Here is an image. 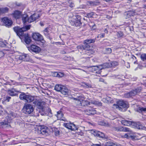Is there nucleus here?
<instances>
[{
  "instance_id": "nucleus-16",
  "label": "nucleus",
  "mask_w": 146,
  "mask_h": 146,
  "mask_svg": "<svg viewBox=\"0 0 146 146\" xmlns=\"http://www.w3.org/2000/svg\"><path fill=\"white\" fill-rule=\"evenodd\" d=\"M33 103L38 109L42 108L43 102L39 101L37 99H35L34 101L33 102Z\"/></svg>"
},
{
  "instance_id": "nucleus-28",
  "label": "nucleus",
  "mask_w": 146,
  "mask_h": 146,
  "mask_svg": "<svg viewBox=\"0 0 146 146\" xmlns=\"http://www.w3.org/2000/svg\"><path fill=\"white\" fill-rule=\"evenodd\" d=\"M92 68L94 70V71L100 70L105 69V66H104V64H103L99 65L98 66H93Z\"/></svg>"
},
{
  "instance_id": "nucleus-19",
  "label": "nucleus",
  "mask_w": 146,
  "mask_h": 146,
  "mask_svg": "<svg viewBox=\"0 0 146 146\" xmlns=\"http://www.w3.org/2000/svg\"><path fill=\"white\" fill-rule=\"evenodd\" d=\"M55 115L56 116L58 119H60L61 120L63 121H67V120L65 118H64L63 119H62L63 117V114L61 111H58L57 112V114Z\"/></svg>"
},
{
  "instance_id": "nucleus-34",
  "label": "nucleus",
  "mask_w": 146,
  "mask_h": 146,
  "mask_svg": "<svg viewBox=\"0 0 146 146\" xmlns=\"http://www.w3.org/2000/svg\"><path fill=\"white\" fill-rule=\"evenodd\" d=\"M77 48L78 49H80L82 50H85L87 51L86 52H88V47L86 46H85V45L82 46V45H79L77 47Z\"/></svg>"
},
{
  "instance_id": "nucleus-1",
  "label": "nucleus",
  "mask_w": 146,
  "mask_h": 146,
  "mask_svg": "<svg viewBox=\"0 0 146 146\" xmlns=\"http://www.w3.org/2000/svg\"><path fill=\"white\" fill-rule=\"evenodd\" d=\"M11 15L13 18L16 19H19L22 17V20L24 23H25L27 22H28L29 23L33 22L38 19L41 15L40 13L38 12H36L31 15L29 18H28L27 14L23 15L22 12L18 10L15 11Z\"/></svg>"
},
{
  "instance_id": "nucleus-38",
  "label": "nucleus",
  "mask_w": 146,
  "mask_h": 146,
  "mask_svg": "<svg viewBox=\"0 0 146 146\" xmlns=\"http://www.w3.org/2000/svg\"><path fill=\"white\" fill-rule=\"evenodd\" d=\"M117 35L118 38H120L123 36L124 34L122 32L119 31L117 33Z\"/></svg>"
},
{
  "instance_id": "nucleus-41",
  "label": "nucleus",
  "mask_w": 146,
  "mask_h": 146,
  "mask_svg": "<svg viewBox=\"0 0 146 146\" xmlns=\"http://www.w3.org/2000/svg\"><path fill=\"white\" fill-rule=\"evenodd\" d=\"M94 15V13L93 12H91L90 13H88L87 14V16L88 18L93 17Z\"/></svg>"
},
{
  "instance_id": "nucleus-24",
  "label": "nucleus",
  "mask_w": 146,
  "mask_h": 146,
  "mask_svg": "<svg viewBox=\"0 0 146 146\" xmlns=\"http://www.w3.org/2000/svg\"><path fill=\"white\" fill-rule=\"evenodd\" d=\"M101 0H96L95 1H90L87 3V4L88 5L96 6L99 4Z\"/></svg>"
},
{
  "instance_id": "nucleus-42",
  "label": "nucleus",
  "mask_w": 146,
  "mask_h": 146,
  "mask_svg": "<svg viewBox=\"0 0 146 146\" xmlns=\"http://www.w3.org/2000/svg\"><path fill=\"white\" fill-rule=\"evenodd\" d=\"M111 49L110 48H106L105 53L106 54H110L111 52Z\"/></svg>"
},
{
  "instance_id": "nucleus-25",
  "label": "nucleus",
  "mask_w": 146,
  "mask_h": 146,
  "mask_svg": "<svg viewBox=\"0 0 146 146\" xmlns=\"http://www.w3.org/2000/svg\"><path fill=\"white\" fill-rule=\"evenodd\" d=\"M80 16L79 15H73L72 17H70L69 18V21L70 23L72 25V23H73L75 21L78 19H80Z\"/></svg>"
},
{
  "instance_id": "nucleus-60",
  "label": "nucleus",
  "mask_w": 146,
  "mask_h": 146,
  "mask_svg": "<svg viewBox=\"0 0 146 146\" xmlns=\"http://www.w3.org/2000/svg\"><path fill=\"white\" fill-rule=\"evenodd\" d=\"M128 0V1H129L131 2V0Z\"/></svg>"
},
{
  "instance_id": "nucleus-62",
  "label": "nucleus",
  "mask_w": 146,
  "mask_h": 146,
  "mask_svg": "<svg viewBox=\"0 0 146 146\" xmlns=\"http://www.w3.org/2000/svg\"><path fill=\"white\" fill-rule=\"evenodd\" d=\"M136 61H135L134 62V63L135 64L136 63Z\"/></svg>"
},
{
  "instance_id": "nucleus-8",
  "label": "nucleus",
  "mask_w": 146,
  "mask_h": 146,
  "mask_svg": "<svg viewBox=\"0 0 146 146\" xmlns=\"http://www.w3.org/2000/svg\"><path fill=\"white\" fill-rule=\"evenodd\" d=\"M141 90V88H138L135 89V90H132L129 93L125 94V96L127 98L134 96L136 95L137 93L140 92Z\"/></svg>"
},
{
  "instance_id": "nucleus-54",
  "label": "nucleus",
  "mask_w": 146,
  "mask_h": 146,
  "mask_svg": "<svg viewBox=\"0 0 146 146\" xmlns=\"http://www.w3.org/2000/svg\"><path fill=\"white\" fill-rule=\"evenodd\" d=\"M128 136L127 133L125 134L124 136V137L125 138L128 137Z\"/></svg>"
},
{
  "instance_id": "nucleus-20",
  "label": "nucleus",
  "mask_w": 146,
  "mask_h": 146,
  "mask_svg": "<svg viewBox=\"0 0 146 146\" xmlns=\"http://www.w3.org/2000/svg\"><path fill=\"white\" fill-rule=\"evenodd\" d=\"M48 129L46 127L42 126L41 127L40 132L43 135H46L48 134Z\"/></svg>"
},
{
  "instance_id": "nucleus-22",
  "label": "nucleus",
  "mask_w": 146,
  "mask_h": 146,
  "mask_svg": "<svg viewBox=\"0 0 146 146\" xmlns=\"http://www.w3.org/2000/svg\"><path fill=\"white\" fill-rule=\"evenodd\" d=\"M18 92L17 90L14 88L11 89H9L7 90V93L8 94L11 96H16V95L17 94V93Z\"/></svg>"
},
{
  "instance_id": "nucleus-9",
  "label": "nucleus",
  "mask_w": 146,
  "mask_h": 146,
  "mask_svg": "<svg viewBox=\"0 0 146 146\" xmlns=\"http://www.w3.org/2000/svg\"><path fill=\"white\" fill-rule=\"evenodd\" d=\"M32 37L33 39L35 40L41 42L42 43H44L45 42L42 36L38 33H33Z\"/></svg>"
},
{
  "instance_id": "nucleus-44",
  "label": "nucleus",
  "mask_w": 146,
  "mask_h": 146,
  "mask_svg": "<svg viewBox=\"0 0 146 146\" xmlns=\"http://www.w3.org/2000/svg\"><path fill=\"white\" fill-rule=\"evenodd\" d=\"M93 104L99 106H101L102 105V104L101 102L97 101H94Z\"/></svg>"
},
{
  "instance_id": "nucleus-49",
  "label": "nucleus",
  "mask_w": 146,
  "mask_h": 146,
  "mask_svg": "<svg viewBox=\"0 0 146 146\" xmlns=\"http://www.w3.org/2000/svg\"><path fill=\"white\" fill-rule=\"evenodd\" d=\"M85 86L87 88H91V85L88 84H85Z\"/></svg>"
},
{
  "instance_id": "nucleus-59",
  "label": "nucleus",
  "mask_w": 146,
  "mask_h": 146,
  "mask_svg": "<svg viewBox=\"0 0 146 146\" xmlns=\"http://www.w3.org/2000/svg\"><path fill=\"white\" fill-rule=\"evenodd\" d=\"M145 8H146V4L145 5Z\"/></svg>"
},
{
  "instance_id": "nucleus-51",
  "label": "nucleus",
  "mask_w": 146,
  "mask_h": 146,
  "mask_svg": "<svg viewBox=\"0 0 146 146\" xmlns=\"http://www.w3.org/2000/svg\"><path fill=\"white\" fill-rule=\"evenodd\" d=\"M91 146H101L100 144H94L92 143L91 145Z\"/></svg>"
},
{
  "instance_id": "nucleus-31",
  "label": "nucleus",
  "mask_w": 146,
  "mask_h": 146,
  "mask_svg": "<svg viewBox=\"0 0 146 146\" xmlns=\"http://www.w3.org/2000/svg\"><path fill=\"white\" fill-rule=\"evenodd\" d=\"M79 19H77V20L73 23H72V25L76 27L80 26L81 25V23Z\"/></svg>"
},
{
  "instance_id": "nucleus-2",
  "label": "nucleus",
  "mask_w": 146,
  "mask_h": 146,
  "mask_svg": "<svg viewBox=\"0 0 146 146\" xmlns=\"http://www.w3.org/2000/svg\"><path fill=\"white\" fill-rule=\"evenodd\" d=\"M30 26L26 25L24 27L20 28L19 27H15L13 28V29L19 36H23L25 38V41L27 44H29L31 41V38L28 34L24 33V32L30 29Z\"/></svg>"
},
{
  "instance_id": "nucleus-55",
  "label": "nucleus",
  "mask_w": 146,
  "mask_h": 146,
  "mask_svg": "<svg viewBox=\"0 0 146 146\" xmlns=\"http://www.w3.org/2000/svg\"><path fill=\"white\" fill-rule=\"evenodd\" d=\"M104 32L106 33H108V30L107 29H106L104 30Z\"/></svg>"
},
{
  "instance_id": "nucleus-39",
  "label": "nucleus",
  "mask_w": 146,
  "mask_h": 146,
  "mask_svg": "<svg viewBox=\"0 0 146 146\" xmlns=\"http://www.w3.org/2000/svg\"><path fill=\"white\" fill-rule=\"evenodd\" d=\"M8 11V10H0V15L6 14Z\"/></svg>"
},
{
  "instance_id": "nucleus-37",
  "label": "nucleus",
  "mask_w": 146,
  "mask_h": 146,
  "mask_svg": "<svg viewBox=\"0 0 146 146\" xmlns=\"http://www.w3.org/2000/svg\"><path fill=\"white\" fill-rule=\"evenodd\" d=\"M122 131L129 132L130 133H131L132 132L131 130L129 128L125 127H123Z\"/></svg>"
},
{
  "instance_id": "nucleus-21",
  "label": "nucleus",
  "mask_w": 146,
  "mask_h": 146,
  "mask_svg": "<svg viewBox=\"0 0 146 146\" xmlns=\"http://www.w3.org/2000/svg\"><path fill=\"white\" fill-rule=\"evenodd\" d=\"M19 59L20 60L24 61H29L30 58L29 56L27 54H24L19 56Z\"/></svg>"
},
{
  "instance_id": "nucleus-17",
  "label": "nucleus",
  "mask_w": 146,
  "mask_h": 146,
  "mask_svg": "<svg viewBox=\"0 0 146 146\" xmlns=\"http://www.w3.org/2000/svg\"><path fill=\"white\" fill-rule=\"evenodd\" d=\"M136 14V12L133 10H130L128 11L125 12L124 13V15L126 17V18H129L131 16H133Z\"/></svg>"
},
{
  "instance_id": "nucleus-7",
  "label": "nucleus",
  "mask_w": 146,
  "mask_h": 146,
  "mask_svg": "<svg viewBox=\"0 0 146 146\" xmlns=\"http://www.w3.org/2000/svg\"><path fill=\"white\" fill-rule=\"evenodd\" d=\"M95 41V39H87L84 41V44L85 46H86L88 48V52H86V54L88 55H90V54H93L94 52L92 50V47H91L89 44L93 43Z\"/></svg>"
},
{
  "instance_id": "nucleus-46",
  "label": "nucleus",
  "mask_w": 146,
  "mask_h": 146,
  "mask_svg": "<svg viewBox=\"0 0 146 146\" xmlns=\"http://www.w3.org/2000/svg\"><path fill=\"white\" fill-rule=\"evenodd\" d=\"M139 109L141 111L146 112V108L140 107Z\"/></svg>"
},
{
  "instance_id": "nucleus-36",
  "label": "nucleus",
  "mask_w": 146,
  "mask_h": 146,
  "mask_svg": "<svg viewBox=\"0 0 146 146\" xmlns=\"http://www.w3.org/2000/svg\"><path fill=\"white\" fill-rule=\"evenodd\" d=\"M49 29L48 28H46L44 31V35L46 36L48 35L49 34Z\"/></svg>"
},
{
  "instance_id": "nucleus-11",
  "label": "nucleus",
  "mask_w": 146,
  "mask_h": 146,
  "mask_svg": "<svg viewBox=\"0 0 146 146\" xmlns=\"http://www.w3.org/2000/svg\"><path fill=\"white\" fill-rule=\"evenodd\" d=\"M2 21L6 27H9L12 25V20L7 17H4L2 19Z\"/></svg>"
},
{
  "instance_id": "nucleus-5",
  "label": "nucleus",
  "mask_w": 146,
  "mask_h": 146,
  "mask_svg": "<svg viewBox=\"0 0 146 146\" xmlns=\"http://www.w3.org/2000/svg\"><path fill=\"white\" fill-rule=\"evenodd\" d=\"M72 99L74 100L77 101L78 106H85L90 104V102L84 100V98L82 96H77L76 98L73 97Z\"/></svg>"
},
{
  "instance_id": "nucleus-18",
  "label": "nucleus",
  "mask_w": 146,
  "mask_h": 146,
  "mask_svg": "<svg viewBox=\"0 0 146 146\" xmlns=\"http://www.w3.org/2000/svg\"><path fill=\"white\" fill-rule=\"evenodd\" d=\"M25 5L21 3H14L13 4V5L11 6V7H10L9 8H11V9H13L15 8H16V6H18V7H22V8H24V6ZM9 8L5 7L3 9H9Z\"/></svg>"
},
{
  "instance_id": "nucleus-63",
  "label": "nucleus",
  "mask_w": 146,
  "mask_h": 146,
  "mask_svg": "<svg viewBox=\"0 0 146 146\" xmlns=\"http://www.w3.org/2000/svg\"><path fill=\"white\" fill-rule=\"evenodd\" d=\"M107 18H108V17H107ZM108 18V19H110V18Z\"/></svg>"
},
{
  "instance_id": "nucleus-14",
  "label": "nucleus",
  "mask_w": 146,
  "mask_h": 146,
  "mask_svg": "<svg viewBox=\"0 0 146 146\" xmlns=\"http://www.w3.org/2000/svg\"><path fill=\"white\" fill-rule=\"evenodd\" d=\"M118 65V63L116 61L111 62L110 63H106L104 64V66H105V68L110 67L115 68Z\"/></svg>"
},
{
  "instance_id": "nucleus-35",
  "label": "nucleus",
  "mask_w": 146,
  "mask_h": 146,
  "mask_svg": "<svg viewBox=\"0 0 146 146\" xmlns=\"http://www.w3.org/2000/svg\"><path fill=\"white\" fill-rule=\"evenodd\" d=\"M8 84L10 85H18V83L15 81L14 80H11L9 82H7Z\"/></svg>"
},
{
  "instance_id": "nucleus-61",
  "label": "nucleus",
  "mask_w": 146,
  "mask_h": 146,
  "mask_svg": "<svg viewBox=\"0 0 146 146\" xmlns=\"http://www.w3.org/2000/svg\"><path fill=\"white\" fill-rule=\"evenodd\" d=\"M143 66L144 67H146V65L145 66Z\"/></svg>"
},
{
  "instance_id": "nucleus-32",
  "label": "nucleus",
  "mask_w": 146,
  "mask_h": 146,
  "mask_svg": "<svg viewBox=\"0 0 146 146\" xmlns=\"http://www.w3.org/2000/svg\"><path fill=\"white\" fill-rule=\"evenodd\" d=\"M113 130L116 131H122L123 127H115L113 128Z\"/></svg>"
},
{
  "instance_id": "nucleus-58",
  "label": "nucleus",
  "mask_w": 146,
  "mask_h": 146,
  "mask_svg": "<svg viewBox=\"0 0 146 146\" xmlns=\"http://www.w3.org/2000/svg\"><path fill=\"white\" fill-rule=\"evenodd\" d=\"M35 58H37V59H40V58H39V57H35Z\"/></svg>"
},
{
  "instance_id": "nucleus-53",
  "label": "nucleus",
  "mask_w": 146,
  "mask_h": 146,
  "mask_svg": "<svg viewBox=\"0 0 146 146\" xmlns=\"http://www.w3.org/2000/svg\"><path fill=\"white\" fill-rule=\"evenodd\" d=\"M96 29V25L94 24V25L92 26V30H94Z\"/></svg>"
},
{
  "instance_id": "nucleus-43",
  "label": "nucleus",
  "mask_w": 146,
  "mask_h": 146,
  "mask_svg": "<svg viewBox=\"0 0 146 146\" xmlns=\"http://www.w3.org/2000/svg\"><path fill=\"white\" fill-rule=\"evenodd\" d=\"M11 98L9 96H6L4 98V100L5 101L9 102Z\"/></svg>"
},
{
  "instance_id": "nucleus-6",
  "label": "nucleus",
  "mask_w": 146,
  "mask_h": 146,
  "mask_svg": "<svg viewBox=\"0 0 146 146\" xmlns=\"http://www.w3.org/2000/svg\"><path fill=\"white\" fill-rule=\"evenodd\" d=\"M128 106L126 103L122 100H119L117 102V104H113V108L118 109L120 111L122 110V108L126 110Z\"/></svg>"
},
{
  "instance_id": "nucleus-3",
  "label": "nucleus",
  "mask_w": 146,
  "mask_h": 146,
  "mask_svg": "<svg viewBox=\"0 0 146 146\" xmlns=\"http://www.w3.org/2000/svg\"><path fill=\"white\" fill-rule=\"evenodd\" d=\"M15 117V114L13 113H11L9 114L8 115L7 117V121L5 120V122H1L0 123V128L10 127V125L9 123L11 120L13 118Z\"/></svg>"
},
{
  "instance_id": "nucleus-56",
  "label": "nucleus",
  "mask_w": 146,
  "mask_h": 146,
  "mask_svg": "<svg viewBox=\"0 0 146 146\" xmlns=\"http://www.w3.org/2000/svg\"><path fill=\"white\" fill-rule=\"evenodd\" d=\"M40 24L41 26H43L44 25V24L42 22H40Z\"/></svg>"
},
{
  "instance_id": "nucleus-26",
  "label": "nucleus",
  "mask_w": 146,
  "mask_h": 146,
  "mask_svg": "<svg viewBox=\"0 0 146 146\" xmlns=\"http://www.w3.org/2000/svg\"><path fill=\"white\" fill-rule=\"evenodd\" d=\"M85 113L86 115H91L95 114L96 113V111L94 109L91 108L90 109H87L85 111Z\"/></svg>"
},
{
  "instance_id": "nucleus-52",
  "label": "nucleus",
  "mask_w": 146,
  "mask_h": 146,
  "mask_svg": "<svg viewBox=\"0 0 146 146\" xmlns=\"http://www.w3.org/2000/svg\"><path fill=\"white\" fill-rule=\"evenodd\" d=\"M69 6L71 8H72L74 7V5L73 3H71L69 5Z\"/></svg>"
},
{
  "instance_id": "nucleus-15",
  "label": "nucleus",
  "mask_w": 146,
  "mask_h": 146,
  "mask_svg": "<svg viewBox=\"0 0 146 146\" xmlns=\"http://www.w3.org/2000/svg\"><path fill=\"white\" fill-rule=\"evenodd\" d=\"M131 126L134 128L138 129H143L144 128V126L139 122H132Z\"/></svg>"
},
{
  "instance_id": "nucleus-27",
  "label": "nucleus",
  "mask_w": 146,
  "mask_h": 146,
  "mask_svg": "<svg viewBox=\"0 0 146 146\" xmlns=\"http://www.w3.org/2000/svg\"><path fill=\"white\" fill-rule=\"evenodd\" d=\"M69 92L68 89L65 86H63L60 92L64 95H67L68 94Z\"/></svg>"
},
{
  "instance_id": "nucleus-45",
  "label": "nucleus",
  "mask_w": 146,
  "mask_h": 146,
  "mask_svg": "<svg viewBox=\"0 0 146 146\" xmlns=\"http://www.w3.org/2000/svg\"><path fill=\"white\" fill-rule=\"evenodd\" d=\"M98 124L103 126H105L106 125V123L104 122L103 121H100L98 122Z\"/></svg>"
},
{
  "instance_id": "nucleus-48",
  "label": "nucleus",
  "mask_w": 146,
  "mask_h": 146,
  "mask_svg": "<svg viewBox=\"0 0 146 146\" xmlns=\"http://www.w3.org/2000/svg\"><path fill=\"white\" fill-rule=\"evenodd\" d=\"M109 143H107V146H115V144H114L113 143H110V144H109Z\"/></svg>"
},
{
  "instance_id": "nucleus-29",
  "label": "nucleus",
  "mask_w": 146,
  "mask_h": 146,
  "mask_svg": "<svg viewBox=\"0 0 146 146\" xmlns=\"http://www.w3.org/2000/svg\"><path fill=\"white\" fill-rule=\"evenodd\" d=\"M121 123L124 125L129 126H131L132 121H127L125 120H122Z\"/></svg>"
},
{
  "instance_id": "nucleus-50",
  "label": "nucleus",
  "mask_w": 146,
  "mask_h": 146,
  "mask_svg": "<svg viewBox=\"0 0 146 146\" xmlns=\"http://www.w3.org/2000/svg\"><path fill=\"white\" fill-rule=\"evenodd\" d=\"M60 131L58 130L55 131V135L56 136H57L59 134Z\"/></svg>"
},
{
  "instance_id": "nucleus-57",
  "label": "nucleus",
  "mask_w": 146,
  "mask_h": 146,
  "mask_svg": "<svg viewBox=\"0 0 146 146\" xmlns=\"http://www.w3.org/2000/svg\"><path fill=\"white\" fill-rule=\"evenodd\" d=\"M132 58H133V59H134V58L135 59H136V58L135 56H134L133 55L132 56Z\"/></svg>"
},
{
  "instance_id": "nucleus-40",
  "label": "nucleus",
  "mask_w": 146,
  "mask_h": 146,
  "mask_svg": "<svg viewBox=\"0 0 146 146\" xmlns=\"http://www.w3.org/2000/svg\"><path fill=\"white\" fill-rule=\"evenodd\" d=\"M140 57L143 61L146 60V54L144 53L141 54V55Z\"/></svg>"
},
{
  "instance_id": "nucleus-13",
  "label": "nucleus",
  "mask_w": 146,
  "mask_h": 146,
  "mask_svg": "<svg viewBox=\"0 0 146 146\" xmlns=\"http://www.w3.org/2000/svg\"><path fill=\"white\" fill-rule=\"evenodd\" d=\"M63 126L69 129L72 131L77 130V128L74 123H65L63 124Z\"/></svg>"
},
{
  "instance_id": "nucleus-23",
  "label": "nucleus",
  "mask_w": 146,
  "mask_h": 146,
  "mask_svg": "<svg viewBox=\"0 0 146 146\" xmlns=\"http://www.w3.org/2000/svg\"><path fill=\"white\" fill-rule=\"evenodd\" d=\"M30 49L32 51L35 53L38 52L40 50L39 47L34 45H32L31 46Z\"/></svg>"
},
{
  "instance_id": "nucleus-33",
  "label": "nucleus",
  "mask_w": 146,
  "mask_h": 146,
  "mask_svg": "<svg viewBox=\"0 0 146 146\" xmlns=\"http://www.w3.org/2000/svg\"><path fill=\"white\" fill-rule=\"evenodd\" d=\"M54 75L55 77H61L64 76V74L61 72H56L54 73Z\"/></svg>"
},
{
  "instance_id": "nucleus-4",
  "label": "nucleus",
  "mask_w": 146,
  "mask_h": 146,
  "mask_svg": "<svg viewBox=\"0 0 146 146\" xmlns=\"http://www.w3.org/2000/svg\"><path fill=\"white\" fill-rule=\"evenodd\" d=\"M19 98L21 100L24 101L25 102L30 103L34 102L35 99L33 96L29 94H27L25 93H21L19 95Z\"/></svg>"
},
{
  "instance_id": "nucleus-30",
  "label": "nucleus",
  "mask_w": 146,
  "mask_h": 146,
  "mask_svg": "<svg viewBox=\"0 0 146 146\" xmlns=\"http://www.w3.org/2000/svg\"><path fill=\"white\" fill-rule=\"evenodd\" d=\"M63 86L60 84H56L55 86L54 89L56 91L60 92Z\"/></svg>"
},
{
  "instance_id": "nucleus-12",
  "label": "nucleus",
  "mask_w": 146,
  "mask_h": 146,
  "mask_svg": "<svg viewBox=\"0 0 146 146\" xmlns=\"http://www.w3.org/2000/svg\"><path fill=\"white\" fill-rule=\"evenodd\" d=\"M90 133L95 136L102 138H104L105 137V135L104 133L92 129L90 131Z\"/></svg>"
},
{
  "instance_id": "nucleus-47",
  "label": "nucleus",
  "mask_w": 146,
  "mask_h": 146,
  "mask_svg": "<svg viewBox=\"0 0 146 146\" xmlns=\"http://www.w3.org/2000/svg\"><path fill=\"white\" fill-rule=\"evenodd\" d=\"M104 36L105 34L104 33H102L99 35L98 36V37L103 38L104 37Z\"/></svg>"
},
{
  "instance_id": "nucleus-10",
  "label": "nucleus",
  "mask_w": 146,
  "mask_h": 146,
  "mask_svg": "<svg viewBox=\"0 0 146 146\" xmlns=\"http://www.w3.org/2000/svg\"><path fill=\"white\" fill-rule=\"evenodd\" d=\"M23 110L25 113L30 114L33 111L34 108L32 105L27 104L24 106Z\"/></svg>"
}]
</instances>
